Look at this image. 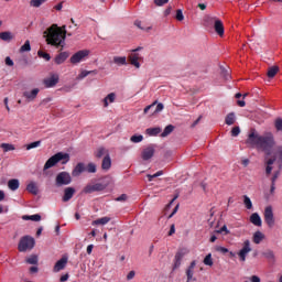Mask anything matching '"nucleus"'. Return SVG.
I'll return each mask as SVG.
<instances>
[{
    "label": "nucleus",
    "mask_w": 282,
    "mask_h": 282,
    "mask_svg": "<svg viewBox=\"0 0 282 282\" xmlns=\"http://www.w3.org/2000/svg\"><path fill=\"white\" fill-rule=\"evenodd\" d=\"M246 144L253 149H259L267 155H270L272 153V149H274L276 144V141L274 140V134H272V132H267L264 135H261L257 130L252 129L248 135Z\"/></svg>",
    "instance_id": "nucleus-1"
},
{
    "label": "nucleus",
    "mask_w": 282,
    "mask_h": 282,
    "mask_svg": "<svg viewBox=\"0 0 282 282\" xmlns=\"http://www.w3.org/2000/svg\"><path fill=\"white\" fill-rule=\"evenodd\" d=\"M65 25L59 28L57 24L51 25L46 31H44V36L46 37L47 45H53V47H65V39L67 31Z\"/></svg>",
    "instance_id": "nucleus-2"
},
{
    "label": "nucleus",
    "mask_w": 282,
    "mask_h": 282,
    "mask_svg": "<svg viewBox=\"0 0 282 282\" xmlns=\"http://www.w3.org/2000/svg\"><path fill=\"white\" fill-rule=\"evenodd\" d=\"M282 162V145L275 148L274 156L264 159L265 175L270 176L272 171H274V164L278 166V171H281Z\"/></svg>",
    "instance_id": "nucleus-3"
},
{
    "label": "nucleus",
    "mask_w": 282,
    "mask_h": 282,
    "mask_svg": "<svg viewBox=\"0 0 282 282\" xmlns=\"http://www.w3.org/2000/svg\"><path fill=\"white\" fill-rule=\"evenodd\" d=\"M113 183V178L111 176H106L101 180V182L98 183H89L84 187V193L91 194V193H98L100 191H105L107 186H110V184Z\"/></svg>",
    "instance_id": "nucleus-4"
},
{
    "label": "nucleus",
    "mask_w": 282,
    "mask_h": 282,
    "mask_svg": "<svg viewBox=\"0 0 282 282\" xmlns=\"http://www.w3.org/2000/svg\"><path fill=\"white\" fill-rule=\"evenodd\" d=\"M62 162V164H67L69 162V155L67 153L58 152L55 155L51 156L44 164L43 171L54 167Z\"/></svg>",
    "instance_id": "nucleus-5"
},
{
    "label": "nucleus",
    "mask_w": 282,
    "mask_h": 282,
    "mask_svg": "<svg viewBox=\"0 0 282 282\" xmlns=\"http://www.w3.org/2000/svg\"><path fill=\"white\" fill-rule=\"evenodd\" d=\"M35 241L34 238L30 236H24L20 239V242L18 245V250L20 252H28V250H32L34 248Z\"/></svg>",
    "instance_id": "nucleus-6"
},
{
    "label": "nucleus",
    "mask_w": 282,
    "mask_h": 282,
    "mask_svg": "<svg viewBox=\"0 0 282 282\" xmlns=\"http://www.w3.org/2000/svg\"><path fill=\"white\" fill-rule=\"evenodd\" d=\"M56 186H67L72 184V175L68 172H61L55 178Z\"/></svg>",
    "instance_id": "nucleus-7"
},
{
    "label": "nucleus",
    "mask_w": 282,
    "mask_h": 282,
    "mask_svg": "<svg viewBox=\"0 0 282 282\" xmlns=\"http://www.w3.org/2000/svg\"><path fill=\"white\" fill-rule=\"evenodd\" d=\"M250 252H252L250 240H245L242 242V248L238 252L240 261L245 262L246 258L248 257V254H250Z\"/></svg>",
    "instance_id": "nucleus-8"
},
{
    "label": "nucleus",
    "mask_w": 282,
    "mask_h": 282,
    "mask_svg": "<svg viewBox=\"0 0 282 282\" xmlns=\"http://www.w3.org/2000/svg\"><path fill=\"white\" fill-rule=\"evenodd\" d=\"M58 80H61L58 74H51L48 77L43 79V85L46 89H50L52 87H56V85H58Z\"/></svg>",
    "instance_id": "nucleus-9"
},
{
    "label": "nucleus",
    "mask_w": 282,
    "mask_h": 282,
    "mask_svg": "<svg viewBox=\"0 0 282 282\" xmlns=\"http://www.w3.org/2000/svg\"><path fill=\"white\" fill-rule=\"evenodd\" d=\"M87 56H89V50L78 51L70 57V63L77 65V63H80V61L87 58Z\"/></svg>",
    "instance_id": "nucleus-10"
},
{
    "label": "nucleus",
    "mask_w": 282,
    "mask_h": 282,
    "mask_svg": "<svg viewBox=\"0 0 282 282\" xmlns=\"http://www.w3.org/2000/svg\"><path fill=\"white\" fill-rule=\"evenodd\" d=\"M155 148H156L155 144H150L145 147L141 152L142 160H144L145 162L148 160H151V158L155 155Z\"/></svg>",
    "instance_id": "nucleus-11"
},
{
    "label": "nucleus",
    "mask_w": 282,
    "mask_h": 282,
    "mask_svg": "<svg viewBox=\"0 0 282 282\" xmlns=\"http://www.w3.org/2000/svg\"><path fill=\"white\" fill-rule=\"evenodd\" d=\"M264 221L269 226V228H272V226H274V212L272 210V206L265 207Z\"/></svg>",
    "instance_id": "nucleus-12"
},
{
    "label": "nucleus",
    "mask_w": 282,
    "mask_h": 282,
    "mask_svg": "<svg viewBox=\"0 0 282 282\" xmlns=\"http://www.w3.org/2000/svg\"><path fill=\"white\" fill-rule=\"evenodd\" d=\"M187 252H188L187 249H181L180 251H177V253L175 254V259H174L173 270H177V268H180L182 265V259H184V257H186Z\"/></svg>",
    "instance_id": "nucleus-13"
},
{
    "label": "nucleus",
    "mask_w": 282,
    "mask_h": 282,
    "mask_svg": "<svg viewBox=\"0 0 282 282\" xmlns=\"http://www.w3.org/2000/svg\"><path fill=\"white\" fill-rule=\"evenodd\" d=\"M209 21L214 22V30L218 36H224V22L217 18H208Z\"/></svg>",
    "instance_id": "nucleus-14"
},
{
    "label": "nucleus",
    "mask_w": 282,
    "mask_h": 282,
    "mask_svg": "<svg viewBox=\"0 0 282 282\" xmlns=\"http://www.w3.org/2000/svg\"><path fill=\"white\" fill-rule=\"evenodd\" d=\"M41 90L39 88H34L32 90H25L23 93V98H25L26 102H32L36 100V97L39 96V93Z\"/></svg>",
    "instance_id": "nucleus-15"
},
{
    "label": "nucleus",
    "mask_w": 282,
    "mask_h": 282,
    "mask_svg": "<svg viewBox=\"0 0 282 282\" xmlns=\"http://www.w3.org/2000/svg\"><path fill=\"white\" fill-rule=\"evenodd\" d=\"M140 55L138 53H130L128 56V61L130 65H133L137 69H140Z\"/></svg>",
    "instance_id": "nucleus-16"
},
{
    "label": "nucleus",
    "mask_w": 282,
    "mask_h": 282,
    "mask_svg": "<svg viewBox=\"0 0 282 282\" xmlns=\"http://www.w3.org/2000/svg\"><path fill=\"white\" fill-rule=\"evenodd\" d=\"M66 267H67V257H63L55 263L53 268V272H61V270H65Z\"/></svg>",
    "instance_id": "nucleus-17"
},
{
    "label": "nucleus",
    "mask_w": 282,
    "mask_h": 282,
    "mask_svg": "<svg viewBox=\"0 0 282 282\" xmlns=\"http://www.w3.org/2000/svg\"><path fill=\"white\" fill-rule=\"evenodd\" d=\"M69 58V53L68 52H61L58 55L55 56L54 63L56 65H63Z\"/></svg>",
    "instance_id": "nucleus-18"
},
{
    "label": "nucleus",
    "mask_w": 282,
    "mask_h": 282,
    "mask_svg": "<svg viewBox=\"0 0 282 282\" xmlns=\"http://www.w3.org/2000/svg\"><path fill=\"white\" fill-rule=\"evenodd\" d=\"M76 193V189L74 187H66L64 189V196H63V202H69V199H72V197H74Z\"/></svg>",
    "instance_id": "nucleus-19"
},
{
    "label": "nucleus",
    "mask_w": 282,
    "mask_h": 282,
    "mask_svg": "<svg viewBox=\"0 0 282 282\" xmlns=\"http://www.w3.org/2000/svg\"><path fill=\"white\" fill-rule=\"evenodd\" d=\"M0 41H4L6 43H10V41H14V33L10 31L0 32Z\"/></svg>",
    "instance_id": "nucleus-20"
},
{
    "label": "nucleus",
    "mask_w": 282,
    "mask_h": 282,
    "mask_svg": "<svg viewBox=\"0 0 282 282\" xmlns=\"http://www.w3.org/2000/svg\"><path fill=\"white\" fill-rule=\"evenodd\" d=\"M116 102V93H110L108 94L104 99H102V104L104 107L107 108L109 107V105Z\"/></svg>",
    "instance_id": "nucleus-21"
},
{
    "label": "nucleus",
    "mask_w": 282,
    "mask_h": 282,
    "mask_svg": "<svg viewBox=\"0 0 282 282\" xmlns=\"http://www.w3.org/2000/svg\"><path fill=\"white\" fill-rule=\"evenodd\" d=\"M279 175H281V171L276 170L273 173V176L271 177V188H270L271 195H274V191L276 189L275 184H276V180H279Z\"/></svg>",
    "instance_id": "nucleus-22"
},
{
    "label": "nucleus",
    "mask_w": 282,
    "mask_h": 282,
    "mask_svg": "<svg viewBox=\"0 0 282 282\" xmlns=\"http://www.w3.org/2000/svg\"><path fill=\"white\" fill-rule=\"evenodd\" d=\"M197 265V262L192 261L189 267L186 270V276L188 281H193V274H195V267Z\"/></svg>",
    "instance_id": "nucleus-23"
},
{
    "label": "nucleus",
    "mask_w": 282,
    "mask_h": 282,
    "mask_svg": "<svg viewBox=\"0 0 282 282\" xmlns=\"http://www.w3.org/2000/svg\"><path fill=\"white\" fill-rule=\"evenodd\" d=\"M26 191L32 195H39V185L35 182H30L26 186Z\"/></svg>",
    "instance_id": "nucleus-24"
},
{
    "label": "nucleus",
    "mask_w": 282,
    "mask_h": 282,
    "mask_svg": "<svg viewBox=\"0 0 282 282\" xmlns=\"http://www.w3.org/2000/svg\"><path fill=\"white\" fill-rule=\"evenodd\" d=\"M111 221L110 217H102L94 220L91 223L93 226H106V224H109Z\"/></svg>",
    "instance_id": "nucleus-25"
},
{
    "label": "nucleus",
    "mask_w": 282,
    "mask_h": 282,
    "mask_svg": "<svg viewBox=\"0 0 282 282\" xmlns=\"http://www.w3.org/2000/svg\"><path fill=\"white\" fill-rule=\"evenodd\" d=\"M85 171V164L78 163L72 172L73 177H78Z\"/></svg>",
    "instance_id": "nucleus-26"
},
{
    "label": "nucleus",
    "mask_w": 282,
    "mask_h": 282,
    "mask_svg": "<svg viewBox=\"0 0 282 282\" xmlns=\"http://www.w3.org/2000/svg\"><path fill=\"white\" fill-rule=\"evenodd\" d=\"M264 239H265V235H263V232H261V231H256V232L253 234V238H252L253 243L259 245V243H261V241H263Z\"/></svg>",
    "instance_id": "nucleus-27"
},
{
    "label": "nucleus",
    "mask_w": 282,
    "mask_h": 282,
    "mask_svg": "<svg viewBox=\"0 0 282 282\" xmlns=\"http://www.w3.org/2000/svg\"><path fill=\"white\" fill-rule=\"evenodd\" d=\"M101 169L102 171H109L111 169V156L107 155L104 158Z\"/></svg>",
    "instance_id": "nucleus-28"
},
{
    "label": "nucleus",
    "mask_w": 282,
    "mask_h": 282,
    "mask_svg": "<svg viewBox=\"0 0 282 282\" xmlns=\"http://www.w3.org/2000/svg\"><path fill=\"white\" fill-rule=\"evenodd\" d=\"M107 155H109V150L105 148H98L95 152V158H97L98 160H100V158L102 156L107 158Z\"/></svg>",
    "instance_id": "nucleus-29"
},
{
    "label": "nucleus",
    "mask_w": 282,
    "mask_h": 282,
    "mask_svg": "<svg viewBox=\"0 0 282 282\" xmlns=\"http://www.w3.org/2000/svg\"><path fill=\"white\" fill-rule=\"evenodd\" d=\"M0 149H2L3 153L17 150V148L12 143H1Z\"/></svg>",
    "instance_id": "nucleus-30"
},
{
    "label": "nucleus",
    "mask_w": 282,
    "mask_h": 282,
    "mask_svg": "<svg viewBox=\"0 0 282 282\" xmlns=\"http://www.w3.org/2000/svg\"><path fill=\"white\" fill-rule=\"evenodd\" d=\"M236 120H237V117L235 116V112L228 113V115L226 116V118H225V122H226V124H228L229 127L232 126V124H235Z\"/></svg>",
    "instance_id": "nucleus-31"
},
{
    "label": "nucleus",
    "mask_w": 282,
    "mask_h": 282,
    "mask_svg": "<svg viewBox=\"0 0 282 282\" xmlns=\"http://www.w3.org/2000/svg\"><path fill=\"white\" fill-rule=\"evenodd\" d=\"M279 74V66H271L268 69L267 76L268 78H274Z\"/></svg>",
    "instance_id": "nucleus-32"
},
{
    "label": "nucleus",
    "mask_w": 282,
    "mask_h": 282,
    "mask_svg": "<svg viewBox=\"0 0 282 282\" xmlns=\"http://www.w3.org/2000/svg\"><path fill=\"white\" fill-rule=\"evenodd\" d=\"M250 221H251V224H253V226H261V216H259V214L254 213L251 215Z\"/></svg>",
    "instance_id": "nucleus-33"
},
{
    "label": "nucleus",
    "mask_w": 282,
    "mask_h": 282,
    "mask_svg": "<svg viewBox=\"0 0 282 282\" xmlns=\"http://www.w3.org/2000/svg\"><path fill=\"white\" fill-rule=\"evenodd\" d=\"M174 130H175V127L173 124H169L167 127H165V129L161 133V138H166L167 135H171V133H173Z\"/></svg>",
    "instance_id": "nucleus-34"
},
{
    "label": "nucleus",
    "mask_w": 282,
    "mask_h": 282,
    "mask_svg": "<svg viewBox=\"0 0 282 282\" xmlns=\"http://www.w3.org/2000/svg\"><path fill=\"white\" fill-rule=\"evenodd\" d=\"M19 185V180L17 178H12L8 182V187L10 188V191H18Z\"/></svg>",
    "instance_id": "nucleus-35"
},
{
    "label": "nucleus",
    "mask_w": 282,
    "mask_h": 282,
    "mask_svg": "<svg viewBox=\"0 0 282 282\" xmlns=\"http://www.w3.org/2000/svg\"><path fill=\"white\" fill-rule=\"evenodd\" d=\"M115 65H127V57L126 56H115L112 58Z\"/></svg>",
    "instance_id": "nucleus-36"
},
{
    "label": "nucleus",
    "mask_w": 282,
    "mask_h": 282,
    "mask_svg": "<svg viewBox=\"0 0 282 282\" xmlns=\"http://www.w3.org/2000/svg\"><path fill=\"white\" fill-rule=\"evenodd\" d=\"M89 74H98L97 70H82L80 74L77 76V80H83V78H87Z\"/></svg>",
    "instance_id": "nucleus-37"
},
{
    "label": "nucleus",
    "mask_w": 282,
    "mask_h": 282,
    "mask_svg": "<svg viewBox=\"0 0 282 282\" xmlns=\"http://www.w3.org/2000/svg\"><path fill=\"white\" fill-rule=\"evenodd\" d=\"M145 133L147 135H158L159 133H162V128H148Z\"/></svg>",
    "instance_id": "nucleus-38"
},
{
    "label": "nucleus",
    "mask_w": 282,
    "mask_h": 282,
    "mask_svg": "<svg viewBox=\"0 0 282 282\" xmlns=\"http://www.w3.org/2000/svg\"><path fill=\"white\" fill-rule=\"evenodd\" d=\"M43 3H47V0H31L29 2V6L31 8H41V6H43Z\"/></svg>",
    "instance_id": "nucleus-39"
},
{
    "label": "nucleus",
    "mask_w": 282,
    "mask_h": 282,
    "mask_svg": "<svg viewBox=\"0 0 282 282\" xmlns=\"http://www.w3.org/2000/svg\"><path fill=\"white\" fill-rule=\"evenodd\" d=\"M144 140V137L142 134H134L130 138V142H133V144H138Z\"/></svg>",
    "instance_id": "nucleus-40"
},
{
    "label": "nucleus",
    "mask_w": 282,
    "mask_h": 282,
    "mask_svg": "<svg viewBox=\"0 0 282 282\" xmlns=\"http://www.w3.org/2000/svg\"><path fill=\"white\" fill-rule=\"evenodd\" d=\"M32 50V46L30 45V40H26L25 43L20 47V52L23 54V52H30Z\"/></svg>",
    "instance_id": "nucleus-41"
},
{
    "label": "nucleus",
    "mask_w": 282,
    "mask_h": 282,
    "mask_svg": "<svg viewBox=\"0 0 282 282\" xmlns=\"http://www.w3.org/2000/svg\"><path fill=\"white\" fill-rule=\"evenodd\" d=\"M22 219L31 220V221H41V215L35 214L32 216H23Z\"/></svg>",
    "instance_id": "nucleus-42"
},
{
    "label": "nucleus",
    "mask_w": 282,
    "mask_h": 282,
    "mask_svg": "<svg viewBox=\"0 0 282 282\" xmlns=\"http://www.w3.org/2000/svg\"><path fill=\"white\" fill-rule=\"evenodd\" d=\"M26 263H29L30 265H36V263H39V257L36 256H30L26 259Z\"/></svg>",
    "instance_id": "nucleus-43"
},
{
    "label": "nucleus",
    "mask_w": 282,
    "mask_h": 282,
    "mask_svg": "<svg viewBox=\"0 0 282 282\" xmlns=\"http://www.w3.org/2000/svg\"><path fill=\"white\" fill-rule=\"evenodd\" d=\"M263 257H265V259H269V261H274V251L267 250L263 252Z\"/></svg>",
    "instance_id": "nucleus-44"
},
{
    "label": "nucleus",
    "mask_w": 282,
    "mask_h": 282,
    "mask_svg": "<svg viewBox=\"0 0 282 282\" xmlns=\"http://www.w3.org/2000/svg\"><path fill=\"white\" fill-rule=\"evenodd\" d=\"M37 147H41V141H34L30 144H26V151H30L32 149H36Z\"/></svg>",
    "instance_id": "nucleus-45"
},
{
    "label": "nucleus",
    "mask_w": 282,
    "mask_h": 282,
    "mask_svg": "<svg viewBox=\"0 0 282 282\" xmlns=\"http://www.w3.org/2000/svg\"><path fill=\"white\" fill-rule=\"evenodd\" d=\"M243 204L248 210L252 209V200H250V197L245 196Z\"/></svg>",
    "instance_id": "nucleus-46"
},
{
    "label": "nucleus",
    "mask_w": 282,
    "mask_h": 282,
    "mask_svg": "<svg viewBox=\"0 0 282 282\" xmlns=\"http://www.w3.org/2000/svg\"><path fill=\"white\" fill-rule=\"evenodd\" d=\"M205 265H213V254H207L203 261Z\"/></svg>",
    "instance_id": "nucleus-47"
},
{
    "label": "nucleus",
    "mask_w": 282,
    "mask_h": 282,
    "mask_svg": "<svg viewBox=\"0 0 282 282\" xmlns=\"http://www.w3.org/2000/svg\"><path fill=\"white\" fill-rule=\"evenodd\" d=\"M37 55L40 56V58H44V61H50L52 58L48 53H45L43 51H39Z\"/></svg>",
    "instance_id": "nucleus-48"
},
{
    "label": "nucleus",
    "mask_w": 282,
    "mask_h": 282,
    "mask_svg": "<svg viewBox=\"0 0 282 282\" xmlns=\"http://www.w3.org/2000/svg\"><path fill=\"white\" fill-rule=\"evenodd\" d=\"M274 127H275L276 131L282 132V119L281 118L275 119Z\"/></svg>",
    "instance_id": "nucleus-49"
},
{
    "label": "nucleus",
    "mask_w": 282,
    "mask_h": 282,
    "mask_svg": "<svg viewBox=\"0 0 282 282\" xmlns=\"http://www.w3.org/2000/svg\"><path fill=\"white\" fill-rule=\"evenodd\" d=\"M87 173H96V164L89 163L86 167Z\"/></svg>",
    "instance_id": "nucleus-50"
},
{
    "label": "nucleus",
    "mask_w": 282,
    "mask_h": 282,
    "mask_svg": "<svg viewBox=\"0 0 282 282\" xmlns=\"http://www.w3.org/2000/svg\"><path fill=\"white\" fill-rule=\"evenodd\" d=\"M241 133V129L239 127H234L231 129V135L232 138H237V135H239Z\"/></svg>",
    "instance_id": "nucleus-51"
},
{
    "label": "nucleus",
    "mask_w": 282,
    "mask_h": 282,
    "mask_svg": "<svg viewBox=\"0 0 282 282\" xmlns=\"http://www.w3.org/2000/svg\"><path fill=\"white\" fill-rule=\"evenodd\" d=\"M217 235H221V232H225V235H230V230H228V227L224 225L219 230H216Z\"/></svg>",
    "instance_id": "nucleus-52"
},
{
    "label": "nucleus",
    "mask_w": 282,
    "mask_h": 282,
    "mask_svg": "<svg viewBox=\"0 0 282 282\" xmlns=\"http://www.w3.org/2000/svg\"><path fill=\"white\" fill-rule=\"evenodd\" d=\"M176 21H184V13L182 12L181 9L176 10Z\"/></svg>",
    "instance_id": "nucleus-53"
},
{
    "label": "nucleus",
    "mask_w": 282,
    "mask_h": 282,
    "mask_svg": "<svg viewBox=\"0 0 282 282\" xmlns=\"http://www.w3.org/2000/svg\"><path fill=\"white\" fill-rule=\"evenodd\" d=\"M169 3V0H154V4L161 8L162 6H166Z\"/></svg>",
    "instance_id": "nucleus-54"
},
{
    "label": "nucleus",
    "mask_w": 282,
    "mask_h": 282,
    "mask_svg": "<svg viewBox=\"0 0 282 282\" xmlns=\"http://www.w3.org/2000/svg\"><path fill=\"white\" fill-rule=\"evenodd\" d=\"M216 252H221L223 254H226L228 252V248L226 247H216L215 248Z\"/></svg>",
    "instance_id": "nucleus-55"
},
{
    "label": "nucleus",
    "mask_w": 282,
    "mask_h": 282,
    "mask_svg": "<svg viewBox=\"0 0 282 282\" xmlns=\"http://www.w3.org/2000/svg\"><path fill=\"white\" fill-rule=\"evenodd\" d=\"M4 63H6V65H8L9 67H13V66H14V62H13L12 58H10V57H6Z\"/></svg>",
    "instance_id": "nucleus-56"
},
{
    "label": "nucleus",
    "mask_w": 282,
    "mask_h": 282,
    "mask_svg": "<svg viewBox=\"0 0 282 282\" xmlns=\"http://www.w3.org/2000/svg\"><path fill=\"white\" fill-rule=\"evenodd\" d=\"M156 105H158V101H154L152 105L145 107L143 112L149 113V110L153 109V107L156 106Z\"/></svg>",
    "instance_id": "nucleus-57"
},
{
    "label": "nucleus",
    "mask_w": 282,
    "mask_h": 282,
    "mask_svg": "<svg viewBox=\"0 0 282 282\" xmlns=\"http://www.w3.org/2000/svg\"><path fill=\"white\" fill-rule=\"evenodd\" d=\"M127 199H128L127 194H122L121 196L116 198V202H127Z\"/></svg>",
    "instance_id": "nucleus-58"
},
{
    "label": "nucleus",
    "mask_w": 282,
    "mask_h": 282,
    "mask_svg": "<svg viewBox=\"0 0 282 282\" xmlns=\"http://www.w3.org/2000/svg\"><path fill=\"white\" fill-rule=\"evenodd\" d=\"M131 279H135V271H130L127 274V281H131Z\"/></svg>",
    "instance_id": "nucleus-59"
},
{
    "label": "nucleus",
    "mask_w": 282,
    "mask_h": 282,
    "mask_svg": "<svg viewBox=\"0 0 282 282\" xmlns=\"http://www.w3.org/2000/svg\"><path fill=\"white\" fill-rule=\"evenodd\" d=\"M164 109V104H158L154 113H159V111H162Z\"/></svg>",
    "instance_id": "nucleus-60"
},
{
    "label": "nucleus",
    "mask_w": 282,
    "mask_h": 282,
    "mask_svg": "<svg viewBox=\"0 0 282 282\" xmlns=\"http://www.w3.org/2000/svg\"><path fill=\"white\" fill-rule=\"evenodd\" d=\"M250 282H261V278H259L258 275H252L250 278Z\"/></svg>",
    "instance_id": "nucleus-61"
},
{
    "label": "nucleus",
    "mask_w": 282,
    "mask_h": 282,
    "mask_svg": "<svg viewBox=\"0 0 282 282\" xmlns=\"http://www.w3.org/2000/svg\"><path fill=\"white\" fill-rule=\"evenodd\" d=\"M173 235H175V225H171V229L169 231L170 237L173 236Z\"/></svg>",
    "instance_id": "nucleus-62"
},
{
    "label": "nucleus",
    "mask_w": 282,
    "mask_h": 282,
    "mask_svg": "<svg viewBox=\"0 0 282 282\" xmlns=\"http://www.w3.org/2000/svg\"><path fill=\"white\" fill-rule=\"evenodd\" d=\"M68 279H69V274L66 273V274H64V275L61 276L59 281H61V282H65V281H67Z\"/></svg>",
    "instance_id": "nucleus-63"
},
{
    "label": "nucleus",
    "mask_w": 282,
    "mask_h": 282,
    "mask_svg": "<svg viewBox=\"0 0 282 282\" xmlns=\"http://www.w3.org/2000/svg\"><path fill=\"white\" fill-rule=\"evenodd\" d=\"M54 9L61 12V10H63V2H59L57 6L54 7Z\"/></svg>",
    "instance_id": "nucleus-64"
}]
</instances>
